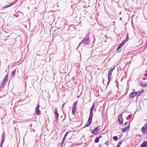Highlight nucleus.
<instances>
[{
	"label": "nucleus",
	"instance_id": "obj_4",
	"mask_svg": "<svg viewBox=\"0 0 147 147\" xmlns=\"http://www.w3.org/2000/svg\"><path fill=\"white\" fill-rule=\"evenodd\" d=\"M122 115L120 114L119 115L118 118V120L120 124H123V119L122 118Z\"/></svg>",
	"mask_w": 147,
	"mask_h": 147
},
{
	"label": "nucleus",
	"instance_id": "obj_23",
	"mask_svg": "<svg viewBox=\"0 0 147 147\" xmlns=\"http://www.w3.org/2000/svg\"><path fill=\"white\" fill-rule=\"evenodd\" d=\"M115 68V67H114L113 69H111L109 70L108 73H110V74H112V73L113 72V69H114Z\"/></svg>",
	"mask_w": 147,
	"mask_h": 147
},
{
	"label": "nucleus",
	"instance_id": "obj_7",
	"mask_svg": "<svg viewBox=\"0 0 147 147\" xmlns=\"http://www.w3.org/2000/svg\"><path fill=\"white\" fill-rule=\"evenodd\" d=\"M137 94V93L136 92H132L129 94V96L130 98H133L135 97L136 95Z\"/></svg>",
	"mask_w": 147,
	"mask_h": 147
},
{
	"label": "nucleus",
	"instance_id": "obj_6",
	"mask_svg": "<svg viewBox=\"0 0 147 147\" xmlns=\"http://www.w3.org/2000/svg\"><path fill=\"white\" fill-rule=\"evenodd\" d=\"M126 41H125V40L123 41L117 47V50H119V49H120L121 47L123 46L126 43Z\"/></svg>",
	"mask_w": 147,
	"mask_h": 147
},
{
	"label": "nucleus",
	"instance_id": "obj_10",
	"mask_svg": "<svg viewBox=\"0 0 147 147\" xmlns=\"http://www.w3.org/2000/svg\"><path fill=\"white\" fill-rule=\"evenodd\" d=\"M142 132H144L145 130L147 131V124H145L142 128Z\"/></svg>",
	"mask_w": 147,
	"mask_h": 147
},
{
	"label": "nucleus",
	"instance_id": "obj_25",
	"mask_svg": "<svg viewBox=\"0 0 147 147\" xmlns=\"http://www.w3.org/2000/svg\"><path fill=\"white\" fill-rule=\"evenodd\" d=\"M137 93V94L138 95V96H139L142 93V91H141V92H136Z\"/></svg>",
	"mask_w": 147,
	"mask_h": 147
},
{
	"label": "nucleus",
	"instance_id": "obj_5",
	"mask_svg": "<svg viewBox=\"0 0 147 147\" xmlns=\"http://www.w3.org/2000/svg\"><path fill=\"white\" fill-rule=\"evenodd\" d=\"M40 106L39 105H37L35 111L37 113V114L38 115H40V111L39 110Z\"/></svg>",
	"mask_w": 147,
	"mask_h": 147
},
{
	"label": "nucleus",
	"instance_id": "obj_39",
	"mask_svg": "<svg viewBox=\"0 0 147 147\" xmlns=\"http://www.w3.org/2000/svg\"><path fill=\"white\" fill-rule=\"evenodd\" d=\"M146 47H147V43H146Z\"/></svg>",
	"mask_w": 147,
	"mask_h": 147
},
{
	"label": "nucleus",
	"instance_id": "obj_9",
	"mask_svg": "<svg viewBox=\"0 0 147 147\" xmlns=\"http://www.w3.org/2000/svg\"><path fill=\"white\" fill-rule=\"evenodd\" d=\"M5 133H3L2 135V136L1 139V143H3L5 140Z\"/></svg>",
	"mask_w": 147,
	"mask_h": 147
},
{
	"label": "nucleus",
	"instance_id": "obj_18",
	"mask_svg": "<svg viewBox=\"0 0 147 147\" xmlns=\"http://www.w3.org/2000/svg\"><path fill=\"white\" fill-rule=\"evenodd\" d=\"M55 117L56 119V120H57L58 119V117L59 116V114L58 113L55 114Z\"/></svg>",
	"mask_w": 147,
	"mask_h": 147
},
{
	"label": "nucleus",
	"instance_id": "obj_20",
	"mask_svg": "<svg viewBox=\"0 0 147 147\" xmlns=\"http://www.w3.org/2000/svg\"><path fill=\"white\" fill-rule=\"evenodd\" d=\"M132 117V115H129L126 118V119L127 120H128L129 119H131Z\"/></svg>",
	"mask_w": 147,
	"mask_h": 147
},
{
	"label": "nucleus",
	"instance_id": "obj_32",
	"mask_svg": "<svg viewBox=\"0 0 147 147\" xmlns=\"http://www.w3.org/2000/svg\"><path fill=\"white\" fill-rule=\"evenodd\" d=\"M93 111L90 110V114H93Z\"/></svg>",
	"mask_w": 147,
	"mask_h": 147
},
{
	"label": "nucleus",
	"instance_id": "obj_27",
	"mask_svg": "<svg viewBox=\"0 0 147 147\" xmlns=\"http://www.w3.org/2000/svg\"><path fill=\"white\" fill-rule=\"evenodd\" d=\"M129 38L128 34H127V35L126 36V38L125 40L126 42L128 40V38Z\"/></svg>",
	"mask_w": 147,
	"mask_h": 147
},
{
	"label": "nucleus",
	"instance_id": "obj_1",
	"mask_svg": "<svg viewBox=\"0 0 147 147\" xmlns=\"http://www.w3.org/2000/svg\"><path fill=\"white\" fill-rule=\"evenodd\" d=\"M90 42L89 36L88 35L86 36L84 38L82 41L80 43L79 46L76 49H77L81 44H82L83 46L87 45Z\"/></svg>",
	"mask_w": 147,
	"mask_h": 147
},
{
	"label": "nucleus",
	"instance_id": "obj_22",
	"mask_svg": "<svg viewBox=\"0 0 147 147\" xmlns=\"http://www.w3.org/2000/svg\"><path fill=\"white\" fill-rule=\"evenodd\" d=\"M113 139L115 141H117L118 140V138L117 136H114L113 137Z\"/></svg>",
	"mask_w": 147,
	"mask_h": 147
},
{
	"label": "nucleus",
	"instance_id": "obj_38",
	"mask_svg": "<svg viewBox=\"0 0 147 147\" xmlns=\"http://www.w3.org/2000/svg\"><path fill=\"white\" fill-rule=\"evenodd\" d=\"M102 137V136H99V137H98V138H99V139H100V138H101Z\"/></svg>",
	"mask_w": 147,
	"mask_h": 147
},
{
	"label": "nucleus",
	"instance_id": "obj_36",
	"mask_svg": "<svg viewBox=\"0 0 147 147\" xmlns=\"http://www.w3.org/2000/svg\"><path fill=\"white\" fill-rule=\"evenodd\" d=\"M64 142H63V141H62V142L61 143V146H62Z\"/></svg>",
	"mask_w": 147,
	"mask_h": 147
},
{
	"label": "nucleus",
	"instance_id": "obj_15",
	"mask_svg": "<svg viewBox=\"0 0 147 147\" xmlns=\"http://www.w3.org/2000/svg\"><path fill=\"white\" fill-rule=\"evenodd\" d=\"M76 110V107L73 106L72 109V114H74L75 113Z\"/></svg>",
	"mask_w": 147,
	"mask_h": 147
},
{
	"label": "nucleus",
	"instance_id": "obj_2",
	"mask_svg": "<svg viewBox=\"0 0 147 147\" xmlns=\"http://www.w3.org/2000/svg\"><path fill=\"white\" fill-rule=\"evenodd\" d=\"M93 117V114H90L89 119L88 121V123L85 125V127H88L91 124Z\"/></svg>",
	"mask_w": 147,
	"mask_h": 147
},
{
	"label": "nucleus",
	"instance_id": "obj_31",
	"mask_svg": "<svg viewBox=\"0 0 147 147\" xmlns=\"http://www.w3.org/2000/svg\"><path fill=\"white\" fill-rule=\"evenodd\" d=\"M66 138V137H65V136H64L62 140L63 141V142H64V141H65Z\"/></svg>",
	"mask_w": 147,
	"mask_h": 147
},
{
	"label": "nucleus",
	"instance_id": "obj_30",
	"mask_svg": "<svg viewBox=\"0 0 147 147\" xmlns=\"http://www.w3.org/2000/svg\"><path fill=\"white\" fill-rule=\"evenodd\" d=\"M69 133V132H66L64 136L65 137H66V136Z\"/></svg>",
	"mask_w": 147,
	"mask_h": 147
},
{
	"label": "nucleus",
	"instance_id": "obj_33",
	"mask_svg": "<svg viewBox=\"0 0 147 147\" xmlns=\"http://www.w3.org/2000/svg\"><path fill=\"white\" fill-rule=\"evenodd\" d=\"M128 122H125L124 124V126H126L127 124V123Z\"/></svg>",
	"mask_w": 147,
	"mask_h": 147
},
{
	"label": "nucleus",
	"instance_id": "obj_17",
	"mask_svg": "<svg viewBox=\"0 0 147 147\" xmlns=\"http://www.w3.org/2000/svg\"><path fill=\"white\" fill-rule=\"evenodd\" d=\"M16 69H15L11 73V75L12 76H13L14 77L15 76V74L16 72Z\"/></svg>",
	"mask_w": 147,
	"mask_h": 147
},
{
	"label": "nucleus",
	"instance_id": "obj_21",
	"mask_svg": "<svg viewBox=\"0 0 147 147\" xmlns=\"http://www.w3.org/2000/svg\"><path fill=\"white\" fill-rule=\"evenodd\" d=\"M122 142V141L121 140L116 147H119Z\"/></svg>",
	"mask_w": 147,
	"mask_h": 147
},
{
	"label": "nucleus",
	"instance_id": "obj_19",
	"mask_svg": "<svg viewBox=\"0 0 147 147\" xmlns=\"http://www.w3.org/2000/svg\"><path fill=\"white\" fill-rule=\"evenodd\" d=\"M99 138H98V137L96 138H95V140H94V142L95 143H98L99 142Z\"/></svg>",
	"mask_w": 147,
	"mask_h": 147
},
{
	"label": "nucleus",
	"instance_id": "obj_16",
	"mask_svg": "<svg viewBox=\"0 0 147 147\" xmlns=\"http://www.w3.org/2000/svg\"><path fill=\"white\" fill-rule=\"evenodd\" d=\"M140 85L142 86L145 87L147 85V84L145 82H142L141 83Z\"/></svg>",
	"mask_w": 147,
	"mask_h": 147
},
{
	"label": "nucleus",
	"instance_id": "obj_35",
	"mask_svg": "<svg viewBox=\"0 0 147 147\" xmlns=\"http://www.w3.org/2000/svg\"><path fill=\"white\" fill-rule=\"evenodd\" d=\"M3 144L1 143V144L0 145V147H2Z\"/></svg>",
	"mask_w": 147,
	"mask_h": 147
},
{
	"label": "nucleus",
	"instance_id": "obj_37",
	"mask_svg": "<svg viewBox=\"0 0 147 147\" xmlns=\"http://www.w3.org/2000/svg\"><path fill=\"white\" fill-rule=\"evenodd\" d=\"M146 74L144 75L145 76H147V71H146Z\"/></svg>",
	"mask_w": 147,
	"mask_h": 147
},
{
	"label": "nucleus",
	"instance_id": "obj_26",
	"mask_svg": "<svg viewBox=\"0 0 147 147\" xmlns=\"http://www.w3.org/2000/svg\"><path fill=\"white\" fill-rule=\"evenodd\" d=\"M58 113L57 109V108H55L54 109V114Z\"/></svg>",
	"mask_w": 147,
	"mask_h": 147
},
{
	"label": "nucleus",
	"instance_id": "obj_12",
	"mask_svg": "<svg viewBox=\"0 0 147 147\" xmlns=\"http://www.w3.org/2000/svg\"><path fill=\"white\" fill-rule=\"evenodd\" d=\"M17 1V0H16L14 2L11 3V4L10 5H7L6 7H4V8H6L7 7H10V6H12V5H13L14 4H15L16 3V2Z\"/></svg>",
	"mask_w": 147,
	"mask_h": 147
},
{
	"label": "nucleus",
	"instance_id": "obj_24",
	"mask_svg": "<svg viewBox=\"0 0 147 147\" xmlns=\"http://www.w3.org/2000/svg\"><path fill=\"white\" fill-rule=\"evenodd\" d=\"M94 106V103L92 105V106L90 108V110L93 111V109Z\"/></svg>",
	"mask_w": 147,
	"mask_h": 147
},
{
	"label": "nucleus",
	"instance_id": "obj_11",
	"mask_svg": "<svg viewBox=\"0 0 147 147\" xmlns=\"http://www.w3.org/2000/svg\"><path fill=\"white\" fill-rule=\"evenodd\" d=\"M129 126H130V123H129V125L125 127H124L123 129L122 130L123 132H126L127 130L129 128Z\"/></svg>",
	"mask_w": 147,
	"mask_h": 147
},
{
	"label": "nucleus",
	"instance_id": "obj_3",
	"mask_svg": "<svg viewBox=\"0 0 147 147\" xmlns=\"http://www.w3.org/2000/svg\"><path fill=\"white\" fill-rule=\"evenodd\" d=\"M99 126L97 127L94 128L92 131V133L93 134H96L100 131Z\"/></svg>",
	"mask_w": 147,
	"mask_h": 147
},
{
	"label": "nucleus",
	"instance_id": "obj_8",
	"mask_svg": "<svg viewBox=\"0 0 147 147\" xmlns=\"http://www.w3.org/2000/svg\"><path fill=\"white\" fill-rule=\"evenodd\" d=\"M141 147H147V141H144L140 146Z\"/></svg>",
	"mask_w": 147,
	"mask_h": 147
},
{
	"label": "nucleus",
	"instance_id": "obj_14",
	"mask_svg": "<svg viewBox=\"0 0 147 147\" xmlns=\"http://www.w3.org/2000/svg\"><path fill=\"white\" fill-rule=\"evenodd\" d=\"M111 74H110V73H108V84L109 83L110 81L111 80V78L112 77V75Z\"/></svg>",
	"mask_w": 147,
	"mask_h": 147
},
{
	"label": "nucleus",
	"instance_id": "obj_34",
	"mask_svg": "<svg viewBox=\"0 0 147 147\" xmlns=\"http://www.w3.org/2000/svg\"><path fill=\"white\" fill-rule=\"evenodd\" d=\"M142 79L143 80H146V78L145 77H143Z\"/></svg>",
	"mask_w": 147,
	"mask_h": 147
},
{
	"label": "nucleus",
	"instance_id": "obj_29",
	"mask_svg": "<svg viewBox=\"0 0 147 147\" xmlns=\"http://www.w3.org/2000/svg\"><path fill=\"white\" fill-rule=\"evenodd\" d=\"M5 84L3 83L1 85V87L2 88H3L5 86Z\"/></svg>",
	"mask_w": 147,
	"mask_h": 147
},
{
	"label": "nucleus",
	"instance_id": "obj_13",
	"mask_svg": "<svg viewBox=\"0 0 147 147\" xmlns=\"http://www.w3.org/2000/svg\"><path fill=\"white\" fill-rule=\"evenodd\" d=\"M4 79V81L3 83L5 84L7 81L8 75L5 76Z\"/></svg>",
	"mask_w": 147,
	"mask_h": 147
},
{
	"label": "nucleus",
	"instance_id": "obj_28",
	"mask_svg": "<svg viewBox=\"0 0 147 147\" xmlns=\"http://www.w3.org/2000/svg\"><path fill=\"white\" fill-rule=\"evenodd\" d=\"M77 104V102H74L73 106L76 107Z\"/></svg>",
	"mask_w": 147,
	"mask_h": 147
}]
</instances>
